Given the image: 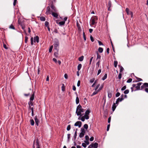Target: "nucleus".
<instances>
[{
    "mask_svg": "<svg viewBox=\"0 0 148 148\" xmlns=\"http://www.w3.org/2000/svg\"><path fill=\"white\" fill-rule=\"evenodd\" d=\"M84 110L82 108L81 106L79 104L77 107L76 113L77 115L82 116L83 114H82V113L84 112Z\"/></svg>",
    "mask_w": 148,
    "mask_h": 148,
    "instance_id": "nucleus-1",
    "label": "nucleus"
},
{
    "mask_svg": "<svg viewBox=\"0 0 148 148\" xmlns=\"http://www.w3.org/2000/svg\"><path fill=\"white\" fill-rule=\"evenodd\" d=\"M98 18L96 16H93L91 17L90 19L91 24L94 25L97 23Z\"/></svg>",
    "mask_w": 148,
    "mask_h": 148,
    "instance_id": "nucleus-2",
    "label": "nucleus"
},
{
    "mask_svg": "<svg viewBox=\"0 0 148 148\" xmlns=\"http://www.w3.org/2000/svg\"><path fill=\"white\" fill-rule=\"evenodd\" d=\"M59 41L57 39H55L54 40V45L55 49L58 50L59 46Z\"/></svg>",
    "mask_w": 148,
    "mask_h": 148,
    "instance_id": "nucleus-3",
    "label": "nucleus"
},
{
    "mask_svg": "<svg viewBox=\"0 0 148 148\" xmlns=\"http://www.w3.org/2000/svg\"><path fill=\"white\" fill-rule=\"evenodd\" d=\"M142 84V83L141 82H138L136 84H133L132 85L133 87H135L136 88V89L134 90L136 91V90H141L140 86Z\"/></svg>",
    "mask_w": 148,
    "mask_h": 148,
    "instance_id": "nucleus-4",
    "label": "nucleus"
},
{
    "mask_svg": "<svg viewBox=\"0 0 148 148\" xmlns=\"http://www.w3.org/2000/svg\"><path fill=\"white\" fill-rule=\"evenodd\" d=\"M90 112V110L89 109H88L85 112V114L84 116H85V118L86 119H89V116L88 115Z\"/></svg>",
    "mask_w": 148,
    "mask_h": 148,
    "instance_id": "nucleus-5",
    "label": "nucleus"
},
{
    "mask_svg": "<svg viewBox=\"0 0 148 148\" xmlns=\"http://www.w3.org/2000/svg\"><path fill=\"white\" fill-rule=\"evenodd\" d=\"M85 133V131L84 129H81V132L80 133L79 136L80 138H82L84 135Z\"/></svg>",
    "mask_w": 148,
    "mask_h": 148,
    "instance_id": "nucleus-6",
    "label": "nucleus"
},
{
    "mask_svg": "<svg viewBox=\"0 0 148 148\" xmlns=\"http://www.w3.org/2000/svg\"><path fill=\"white\" fill-rule=\"evenodd\" d=\"M148 88V83H145L141 86V90H143L145 88Z\"/></svg>",
    "mask_w": 148,
    "mask_h": 148,
    "instance_id": "nucleus-7",
    "label": "nucleus"
},
{
    "mask_svg": "<svg viewBox=\"0 0 148 148\" xmlns=\"http://www.w3.org/2000/svg\"><path fill=\"white\" fill-rule=\"evenodd\" d=\"M74 125L76 126H78L79 127H80L82 125V122L80 121H77L75 124Z\"/></svg>",
    "mask_w": 148,
    "mask_h": 148,
    "instance_id": "nucleus-8",
    "label": "nucleus"
},
{
    "mask_svg": "<svg viewBox=\"0 0 148 148\" xmlns=\"http://www.w3.org/2000/svg\"><path fill=\"white\" fill-rule=\"evenodd\" d=\"M51 11H50V8L49 7H48L47 8V11L46 12V14H51Z\"/></svg>",
    "mask_w": 148,
    "mask_h": 148,
    "instance_id": "nucleus-9",
    "label": "nucleus"
},
{
    "mask_svg": "<svg viewBox=\"0 0 148 148\" xmlns=\"http://www.w3.org/2000/svg\"><path fill=\"white\" fill-rule=\"evenodd\" d=\"M51 8L52 10L51 11V12H57V10L56 9L55 7L53 5H51Z\"/></svg>",
    "mask_w": 148,
    "mask_h": 148,
    "instance_id": "nucleus-10",
    "label": "nucleus"
},
{
    "mask_svg": "<svg viewBox=\"0 0 148 148\" xmlns=\"http://www.w3.org/2000/svg\"><path fill=\"white\" fill-rule=\"evenodd\" d=\"M35 122L36 123V124L37 126L38 125V124L39 122V120L37 119V117L36 116H35L34 119Z\"/></svg>",
    "mask_w": 148,
    "mask_h": 148,
    "instance_id": "nucleus-11",
    "label": "nucleus"
},
{
    "mask_svg": "<svg viewBox=\"0 0 148 148\" xmlns=\"http://www.w3.org/2000/svg\"><path fill=\"white\" fill-rule=\"evenodd\" d=\"M92 147L94 148H97L98 147V144L97 143H95L92 144Z\"/></svg>",
    "mask_w": 148,
    "mask_h": 148,
    "instance_id": "nucleus-12",
    "label": "nucleus"
},
{
    "mask_svg": "<svg viewBox=\"0 0 148 148\" xmlns=\"http://www.w3.org/2000/svg\"><path fill=\"white\" fill-rule=\"evenodd\" d=\"M36 146L37 148H40L39 144V142L38 139H36Z\"/></svg>",
    "mask_w": 148,
    "mask_h": 148,
    "instance_id": "nucleus-13",
    "label": "nucleus"
},
{
    "mask_svg": "<svg viewBox=\"0 0 148 148\" xmlns=\"http://www.w3.org/2000/svg\"><path fill=\"white\" fill-rule=\"evenodd\" d=\"M94 139H89L91 141H92ZM89 139H86V140H84V141L86 145H88L89 143Z\"/></svg>",
    "mask_w": 148,
    "mask_h": 148,
    "instance_id": "nucleus-14",
    "label": "nucleus"
},
{
    "mask_svg": "<svg viewBox=\"0 0 148 148\" xmlns=\"http://www.w3.org/2000/svg\"><path fill=\"white\" fill-rule=\"evenodd\" d=\"M39 38L38 36H36L34 37V42H36L37 43L39 42Z\"/></svg>",
    "mask_w": 148,
    "mask_h": 148,
    "instance_id": "nucleus-15",
    "label": "nucleus"
},
{
    "mask_svg": "<svg viewBox=\"0 0 148 148\" xmlns=\"http://www.w3.org/2000/svg\"><path fill=\"white\" fill-rule=\"evenodd\" d=\"M52 13V15L55 17H56V18H58V14L55 12H51Z\"/></svg>",
    "mask_w": 148,
    "mask_h": 148,
    "instance_id": "nucleus-16",
    "label": "nucleus"
},
{
    "mask_svg": "<svg viewBox=\"0 0 148 148\" xmlns=\"http://www.w3.org/2000/svg\"><path fill=\"white\" fill-rule=\"evenodd\" d=\"M116 107V105L115 103H114L112 107V110L113 111H114Z\"/></svg>",
    "mask_w": 148,
    "mask_h": 148,
    "instance_id": "nucleus-17",
    "label": "nucleus"
},
{
    "mask_svg": "<svg viewBox=\"0 0 148 148\" xmlns=\"http://www.w3.org/2000/svg\"><path fill=\"white\" fill-rule=\"evenodd\" d=\"M34 92L32 95L31 97H30V101H32L34 99Z\"/></svg>",
    "mask_w": 148,
    "mask_h": 148,
    "instance_id": "nucleus-18",
    "label": "nucleus"
},
{
    "mask_svg": "<svg viewBox=\"0 0 148 148\" xmlns=\"http://www.w3.org/2000/svg\"><path fill=\"white\" fill-rule=\"evenodd\" d=\"M65 23V22L64 21H62L60 22L59 23V24L60 26H62L64 25Z\"/></svg>",
    "mask_w": 148,
    "mask_h": 148,
    "instance_id": "nucleus-19",
    "label": "nucleus"
},
{
    "mask_svg": "<svg viewBox=\"0 0 148 148\" xmlns=\"http://www.w3.org/2000/svg\"><path fill=\"white\" fill-rule=\"evenodd\" d=\"M82 66L81 64H79L77 66V69L78 71H79L81 69Z\"/></svg>",
    "mask_w": 148,
    "mask_h": 148,
    "instance_id": "nucleus-20",
    "label": "nucleus"
},
{
    "mask_svg": "<svg viewBox=\"0 0 148 148\" xmlns=\"http://www.w3.org/2000/svg\"><path fill=\"white\" fill-rule=\"evenodd\" d=\"M84 57L83 56H82L79 58V60L80 61H82L83 60Z\"/></svg>",
    "mask_w": 148,
    "mask_h": 148,
    "instance_id": "nucleus-21",
    "label": "nucleus"
},
{
    "mask_svg": "<svg viewBox=\"0 0 148 148\" xmlns=\"http://www.w3.org/2000/svg\"><path fill=\"white\" fill-rule=\"evenodd\" d=\"M30 121L31 125L32 126L34 125V120L32 119H31L30 120Z\"/></svg>",
    "mask_w": 148,
    "mask_h": 148,
    "instance_id": "nucleus-22",
    "label": "nucleus"
},
{
    "mask_svg": "<svg viewBox=\"0 0 148 148\" xmlns=\"http://www.w3.org/2000/svg\"><path fill=\"white\" fill-rule=\"evenodd\" d=\"M76 103L77 104H78L79 103V99L78 97H76Z\"/></svg>",
    "mask_w": 148,
    "mask_h": 148,
    "instance_id": "nucleus-23",
    "label": "nucleus"
},
{
    "mask_svg": "<svg viewBox=\"0 0 148 148\" xmlns=\"http://www.w3.org/2000/svg\"><path fill=\"white\" fill-rule=\"evenodd\" d=\"M112 94L110 92H108V96L109 98H111L112 97Z\"/></svg>",
    "mask_w": 148,
    "mask_h": 148,
    "instance_id": "nucleus-24",
    "label": "nucleus"
},
{
    "mask_svg": "<svg viewBox=\"0 0 148 148\" xmlns=\"http://www.w3.org/2000/svg\"><path fill=\"white\" fill-rule=\"evenodd\" d=\"M126 12L128 15L130 14V12H129V9L128 8H126Z\"/></svg>",
    "mask_w": 148,
    "mask_h": 148,
    "instance_id": "nucleus-25",
    "label": "nucleus"
},
{
    "mask_svg": "<svg viewBox=\"0 0 148 148\" xmlns=\"http://www.w3.org/2000/svg\"><path fill=\"white\" fill-rule=\"evenodd\" d=\"M98 51L100 53H101L103 51V49L101 47H99L98 49Z\"/></svg>",
    "mask_w": 148,
    "mask_h": 148,
    "instance_id": "nucleus-26",
    "label": "nucleus"
},
{
    "mask_svg": "<svg viewBox=\"0 0 148 148\" xmlns=\"http://www.w3.org/2000/svg\"><path fill=\"white\" fill-rule=\"evenodd\" d=\"M117 64H118V62L117 61H114V66L115 67H117Z\"/></svg>",
    "mask_w": 148,
    "mask_h": 148,
    "instance_id": "nucleus-27",
    "label": "nucleus"
},
{
    "mask_svg": "<svg viewBox=\"0 0 148 148\" xmlns=\"http://www.w3.org/2000/svg\"><path fill=\"white\" fill-rule=\"evenodd\" d=\"M85 116H82L81 118V120L82 121H85Z\"/></svg>",
    "mask_w": 148,
    "mask_h": 148,
    "instance_id": "nucleus-28",
    "label": "nucleus"
},
{
    "mask_svg": "<svg viewBox=\"0 0 148 148\" xmlns=\"http://www.w3.org/2000/svg\"><path fill=\"white\" fill-rule=\"evenodd\" d=\"M107 74H105V75H104V77L102 78V79L103 80H104L107 78Z\"/></svg>",
    "mask_w": 148,
    "mask_h": 148,
    "instance_id": "nucleus-29",
    "label": "nucleus"
},
{
    "mask_svg": "<svg viewBox=\"0 0 148 148\" xmlns=\"http://www.w3.org/2000/svg\"><path fill=\"white\" fill-rule=\"evenodd\" d=\"M40 19L42 21H44L45 20V18L44 17H41L40 18Z\"/></svg>",
    "mask_w": 148,
    "mask_h": 148,
    "instance_id": "nucleus-30",
    "label": "nucleus"
},
{
    "mask_svg": "<svg viewBox=\"0 0 148 148\" xmlns=\"http://www.w3.org/2000/svg\"><path fill=\"white\" fill-rule=\"evenodd\" d=\"M53 45H51V47H50L49 49V52H51L52 51V49H53Z\"/></svg>",
    "mask_w": 148,
    "mask_h": 148,
    "instance_id": "nucleus-31",
    "label": "nucleus"
},
{
    "mask_svg": "<svg viewBox=\"0 0 148 148\" xmlns=\"http://www.w3.org/2000/svg\"><path fill=\"white\" fill-rule=\"evenodd\" d=\"M34 39L33 37H31V45H33V41Z\"/></svg>",
    "mask_w": 148,
    "mask_h": 148,
    "instance_id": "nucleus-32",
    "label": "nucleus"
},
{
    "mask_svg": "<svg viewBox=\"0 0 148 148\" xmlns=\"http://www.w3.org/2000/svg\"><path fill=\"white\" fill-rule=\"evenodd\" d=\"M117 100H118V101H119V102L121 101L122 100H123V99L122 98H119L117 99Z\"/></svg>",
    "mask_w": 148,
    "mask_h": 148,
    "instance_id": "nucleus-33",
    "label": "nucleus"
},
{
    "mask_svg": "<svg viewBox=\"0 0 148 148\" xmlns=\"http://www.w3.org/2000/svg\"><path fill=\"white\" fill-rule=\"evenodd\" d=\"M98 92V91H95L93 92V93L91 95V96H92L93 95L96 94Z\"/></svg>",
    "mask_w": 148,
    "mask_h": 148,
    "instance_id": "nucleus-34",
    "label": "nucleus"
},
{
    "mask_svg": "<svg viewBox=\"0 0 148 148\" xmlns=\"http://www.w3.org/2000/svg\"><path fill=\"white\" fill-rule=\"evenodd\" d=\"M49 23L47 21H46L45 23V26L48 27L49 26Z\"/></svg>",
    "mask_w": 148,
    "mask_h": 148,
    "instance_id": "nucleus-35",
    "label": "nucleus"
},
{
    "mask_svg": "<svg viewBox=\"0 0 148 148\" xmlns=\"http://www.w3.org/2000/svg\"><path fill=\"white\" fill-rule=\"evenodd\" d=\"M101 58V56L100 55H99L98 53L97 52V60L98 59H100Z\"/></svg>",
    "mask_w": 148,
    "mask_h": 148,
    "instance_id": "nucleus-36",
    "label": "nucleus"
},
{
    "mask_svg": "<svg viewBox=\"0 0 148 148\" xmlns=\"http://www.w3.org/2000/svg\"><path fill=\"white\" fill-rule=\"evenodd\" d=\"M71 129V125H69L67 127V130L68 131H69Z\"/></svg>",
    "mask_w": 148,
    "mask_h": 148,
    "instance_id": "nucleus-37",
    "label": "nucleus"
},
{
    "mask_svg": "<svg viewBox=\"0 0 148 148\" xmlns=\"http://www.w3.org/2000/svg\"><path fill=\"white\" fill-rule=\"evenodd\" d=\"M129 92V90L128 89H127L125 90L124 92V93L125 94H128Z\"/></svg>",
    "mask_w": 148,
    "mask_h": 148,
    "instance_id": "nucleus-38",
    "label": "nucleus"
},
{
    "mask_svg": "<svg viewBox=\"0 0 148 148\" xmlns=\"http://www.w3.org/2000/svg\"><path fill=\"white\" fill-rule=\"evenodd\" d=\"M84 127L85 129H88V125H87V124H84Z\"/></svg>",
    "mask_w": 148,
    "mask_h": 148,
    "instance_id": "nucleus-39",
    "label": "nucleus"
},
{
    "mask_svg": "<svg viewBox=\"0 0 148 148\" xmlns=\"http://www.w3.org/2000/svg\"><path fill=\"white\" fill-rule=\"evenodd\" d=\"M132 81V79L131 78L129 79L127 81V83H130Z\"/></svg>",
    "mask_w": 148,
    "mask_h": 148,
    "instance_id": "nucleus-40",
    "label": "nucleus"
},
{
    "mask_svg": "<svg viewBox=\"0 0 148 148\" xmlns=\"http://www.w3.org/2000/svg\"><path fill=\"white\" fill-rule=\"evenodd\" d=\"M100 64V60H99L96 63V65L98 67H99Z\"/></svg>",
    "mask_w": 148,
    "mask_h": 148,
    "instance_id": "nucleus-41",
    "label": "nucleus"
},
{
    "mask_svg": "<svg viewBox=\"0 0 148 148\" xmlns=\"http://www.w3.org/2000/svg\"><path fill=\"white\" fill-rule=\"evenodd\" d=\"M9 27L10 29H15L14 26L12 25H11Z\"/></svg>",
    "mask_w": 148,
    "mask_h": 148,
    "instance_id": "nucleus-42",
    "label": "nucleus"
},
{
    "mask_svg": "<svg viewBox=\"0 0 148 148\" xmlns=\"http://www.w3.org/2000/svg\"><path fill=\"white\" fill-rule=\"evenodd\" d=\"M108 5L109 6V8H108V10H109L111 6V2L110 1H109V2L108 3Z\"/></svg>",
    "mask_w": 148,
    "mask_h": 148,
    "instance_id": "nucleus-43",
    "label": "nucleus"
},
{
    "mask_svg": "<svg viewBox=\"0 0 148 148\" xmlns=\"http://www.w3.org/2000/svg\"><path fill=\"white\" fill-rule=\"evenodd\" d=\"M82 145L84 147H86V145L84 143H83Z\"/></svg>",
    "mask_w": 148,
    "mask_h": 148,
    "instance_id": "nucleus-44",
    "label": "nucleus"
},
{
    "mask_svg": "<svg viewBox=\"0 0 148 148\" xmlns=\"http://www.w3.org/2000/svg\"><path fill=\"white\" fill-rule=\"evenodd\" d=\"M126 88V86H124L122 88H121V90H125Z\"/></svg>",
    "mask_w": 148,
    "mask_h": 148,
    "instance_id": "nucleus-45",
    "label": "nucleus"
},
{
    "mask_svg": "<svg viewBox=\"0 0 148 148\" xmlns=\"http://www.w3.org/2000/svg\"><path fill=\"white\" fill-rule=\"evenodd\" d=\"M123 70H124L122 66H121L120 67V72H122L123 71Z\"/></svg>",
    "mask_w": 148,
    "mask_h": 148,
    "instance_id": "nucleus-46",
    "label": "nucleus"
},
{
    "mask_svg": "<svg viewBox=\"0 0 148 148\" xmlns=\"http://www.w3.org/2000/svg\"><path fill=\"white\" fill-rule=\"evenodd\" d=\"M93 57H92L90 59V62H89V64L90 65L91 64V62H92V61L93 59Z\"/></svg>",
    "mask_w": 148,
    "mask_h": 148,
    "instance_id": "nucleus-47",
    "label": "nucleus"
},
{
    "mask_svg": "<svg viewBox=\"0 0 148 148\" xmlns=\"http://www.w3.org/2000/svg\"><path fill=\"white\" fill-rule=\"evenodd\" d=\"M54 55L56 57H58V53L57 52H55L54 53Z\"/></svg>",
    "mask_w": 148,
    "mask_h": 148,
    "instance_id": "nucleus-48",
    "label": "nucleus"
},
{
    "mask_svg": "<svg viewBox=\"0 0 148 148\" xmlns=\"http://www.w3.org/2000/svg\"><path fill=\"white\" fill-rule=\"evenodd\" d=\"M121 76H122V75H121V73H120L119 75H118V78L119 79H120L121 78Z\"/></svg>",
    "mask_w": 148,
    "mask_h": 148,
    "instance_id": "nucleus-49",
    "label": "nucleus"
},
{
    "mask_svg": "<svg viewBox=\"0 0 148 148\" xmlns=\"http://www.w3.org/2000/svg\"><path fill=\"white\" fill-rule=\"evenodd\" d=\"M90 39L92 42H93L94 41V40L93 38L91 36H90Z\"/></svg>",
    "mask_w": 148,
    "mask_h": 148,
    "instance_id": "nucleus-50",
    "label": "nucleus"
},
{
    "mask_svg": "<svg viewBox=\"0 0 148 148\" xmlns=\"http://www.w3.org/2000/svg\"><path fill=\"white\" fill-rule=\"evenodd\" d=\"M98 43H99V45H103V43H102V42H101L100 41H99V40H98Z\"/></svg>",
    "mask_w": 148,
    "mask_h": 148,
    "instance_id": "nucleus-51",
    "label": "nucleus"
},
{
    "mask_svg": "<svg viewBox=\"0 0 148 148\" xmlns=\"http://www.w3.org/2000/svg\"><path fill=\"white\" fill-rule=\"evenodd\" d=\"M17 0H14V2H13V5L14 6H15L16 5V2Z\"/></svg>",
    "mask_w": 148,
    "mask_h": 148,
    "instance_id": "nucleus-52",
    "label": "nucleus"
},
{
    "mask_svg": "<svg viewBox=\"0 0 148 148\" xmlns=\"http://www.w3.org/2000/svg\"><path fill=\"white\" fill-rule=\"evenodd\" d=\"M143 90H144L147 93H148V88H144V89Z\"/></svg>",
    "mask_w": 148,
    "mask_h": 148,
    "instance_id": "nucleus-53",
    "label": "nucleus"
},
{
    "mask_svg": "<svg viewBox=\"0 0 148 148\" xmlns=\"http://www.w3.org/2000/svg\"><path fill=\"white\" fill-rule=\"evenodd\" d=\"M120 94L119 92H118L116 93V97H118L119 96V95H120Z\"/></svg>",
    "mask_w": 148,
    "mask_h": 148,
    "instance_id": "nucleus-54",
    "label": "nucleus"
},
{
    "mask_svg": "<svg viewBox=\"0 0 148 148\" xmlns=\"http://www.w3.org/2000/svg\"><path fill=\"white\" fill-rule=\"evenodd\" d=\"M101 72V70L99 69L98 70L97 72V75H98Z\"/></svg>",
    "mask_w": 148,
    "mask_h": 148,
    "instance_id": "nucleus-55",
    "label": "nucleus"
},
{
    "mask_svg": "<svg viewBox=\"0 0 148 148\" xmlns=\"http://www.w3.org/2000/svg\"><path fill=\"white\" fill-rule=\"evenodd\" d=\"M3 47L6 49H8V47H7L6 45L5 44H4L3 45Z\"/></svg>",
    "mask_w": 148,
    "mask_h": 148,
    "instance_id": "nucleus-56",
    "label": "nucleus"
},
{
    "mask_svg": "<svg viewBox=\"0 0 148 148\" xmlns=\"http://www.w3.org/2000/svg\"><path fill=\"white\" fill-rule=\"evenodd\" d=\"M80 82L79 80L78 81V82L77 83V86L78 87L79 86H80Z\"/></svg>",
    "mask_w": 148,
    "mask_h": 148,
    "instance_id": "nucleus-57",
    "label": "nucleus"
},
{
    "mask_svg": "<svg viewBox=\"0 0 148 148\" xmlns=\"http://www.w3.org/2000/svg\"><path fill=\"white\" fill-rule=\"evenodd\" d=\"M110 127V124L108 125L107 127V131H108L109 130Z\"/></svg>",
    "mask_w": 148,
    "mask_h": 148,
    "instance_id": "nucleus-58",
    "label": "nucleus"
},
{
    "mask_svg": "<svg viewBox=\"0 0 148 148\" xmlns=\"http://www.w3.org/2000/svg\"><path fill=\"white\" fill-rule=\"evenodd\" d=\"M77 136V132L75 131V134L74 135V138H76Z\"/></svg>",
    "mask_w": 148,
    "mask_h": 148,
    "instance_id": "nucleus-59",
    "label": "nucleus"
},
{
    "mask_svg": "<svg viewBox=\"0 0 148 148\" xmlns=\"http://www.w3.org/2000/svg\"><path fill=\"white\" fill-rule=\"evenodd\" d=\"M28 39V38L27 37H25V42L26 43Z\"/></svg>",
    "mask_w": 148,
    "mask_h": 148,
    "instance_id": "nucleus-60",
    "label": "nucleus"
},
{
    "mask_svg": "<svg viewBox=\"0 0 148 148\" xmlns=\"http://www.w3.org/2000/svg\"><path fill=\"white\" fill-rule=\"evenodd\" d=\"M94 80H95L94 79V78L92 79H90V83H92L94 82Z\"/></svg>",
    "mask_w": 148,
    "mask_h": 148,
    "instance_id": "nucleus-61",
    "label": "nucleus"
},
{
    "mask_svg": "<svg viewBox=\"0 0 148 148\" xmlns=\"http://www.w3.org/2000/svg\"><path fill=\"white\" fill-rule=\"evenodd\" d=\"M64 77L65 79H67L68 78L67 75L66 74H65L64 75Z\"/></svg>",
    "mask_w": 148,
    "mask_h": 148,
    "instance_id": "nucleus-62",
    "label": "nucleus"
},
{
    "mask_svg": "<svg viewBox=\"0 0 148 148\" xmlns=\"http://www.w3.org/2000/svg\"><path fill=\"white\" fill-rule=\"evenodd\" d=\"M36 140H34V144H33V148H35V146H34V145H35V144H36Z\"/></svg>",
    "mask_w": 148,
    "mask_h": 148,
    "instance_id": "nucleus-63",
    "label": "nucleus"
},
{
    "mask_svg": "<svg viewBox=\"0 0 148 148\" xmlns=\"http://www.w3.org/2000/svg\"><path fill=\"white\" fill-rule=\"evenodd\" d=\"M73 90L75 91L76 89V87L75 86H73Z\"/></svg>",
    "mask_w": 148,
    "mask_h": 148,
    "instance_id": "nucleus-64",
    "label": "nucleus"
}]
</instances>
